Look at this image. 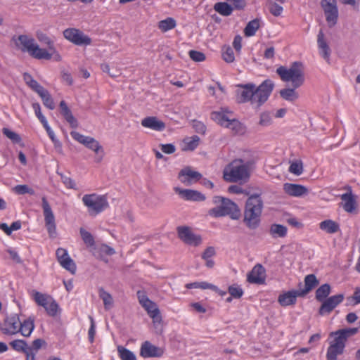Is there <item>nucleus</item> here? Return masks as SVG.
<instances>
[{"mask_svg":"<svg viewBox=\"0 0 360 360\" xmlns=\"http://www.w3.org/2000/svg\"><path fill=\"white\" fill-rule=\"evenodd\" d=\"M274 86L273 82L269 79L264 81L258 86L252 83L238 85L237 101L239 103L249 102L253 108L258 110L268 100Z\"/></svg>","mask_w":360,"mask_h":360,"instance_id":"1","label":"nucleus"},{"mask_svg":"<svg viewBox=\"0 0 360 360\" xmlns=\"http://www.w3.org/2000/svg\"><path fill=\"white\" fill-rule=\"evenodd\" d=\"M276 73L283 82H291L293 88L281 89L279 92L281 97L288 101H294L299 97L295 89L300 87L304 82V68L301 62H294L289 68L280 66Z\"/></svg>","mask_w":360,"mask_h":360,"instance_id":"2","label":"nucleus"},{"mask_svg":"<svg viewBox=\"0 0 360 360\" xmlns=\"http://www.w3.org/2000/svg\"><path fill=\"white\" fill-rule=\"evenodd\" d=\"M34 319L29 317L21 321L18 314L7 316L0 325V330L4 335H13L18 333L24 337H29L34 328Z\"/></svg>","mask_w":360,"mask_h":360,"instance_id":"3","label":"nucleus"},{"mask_svg":"<svg viewBox=\"0 0 360 360\" xmlns=\"http://www.w3.org/2000/svg\"><path fill=\"white\" fill-rule=\"evenodd\" d=\"M263 201L258 194L251 195L245 202L243 222L251 229H256L260 224Z\"/></svg>","mask_w":360,"mask_h":360,"instance_id":"4","label":"nucleus"},{"mask_svg":"<svg viewBox=\"0 0 360 360\" xmlns=\"http://www.w3.org/2000/svg\"><path fill=\"white\" fill-rule=\"evenodd\" d=\"M11 40L16 49L22 52L28 53L34 58L38 60L51 59V56L49 51L45 49L40 48L36 43L35 39L31 36L27 34L13 36Z\"/></svg>","mask_w":360,"mask_h":360,"instance_id":"5","label":"nucleus"},{"mask_svg":"<svg viewBox=\"0 0 360 360\" xmlns=\"http://www.w3.org/2000/svg\"><path fill=\"white\" fill-rule=\"evenodd\" d=\"M253 164L252 160L236 159L224 168V179L229 182L246 181L250 177V171Z\"/></svg>","mask_w":360,"mask_h":360,"instance_id":"6","label":"nucleus"},{"mask_svg":"<svg viewBox=\"0 0 360 360\" xmlns=\"http://www.w3.org/2000/svg\"><path fill=\"white\" fill-rule=\"evenodd\" d=\"M212 202L215 206L208 211L210 216L216 218L229 216L232 219L240 218V210L238 206L230 199L214 196Z\"/></svg>","mask_w":360,"mask_h":360,"instance_id":"7","label":"nucleus"},{"mask_svg":"<svg viewBox=\"0 0 360 360\" xmlns=\"http://www.w3.org/2000/svg\"><path fill=\"white\" fill-rule=\"evenodd\" d=\"M82 200L91 216H96L109 207L106 195L85 194Z\"/></svg>","mask_w":360,"mask_h":360,"instance_id":"8","label":"nucleus"},{"mask_svg":"<svg viewBox=\"0 0 360 360\" xmlns=\"http://www.w3.org/2000/svg\"><path fill=\"white\" fill-rule=\"evenodd\" d=\"M70 135L75 141L96 153L94 161L96 163H100L103 160L105 154L104 150L97 140L91 136H84L75 131H71Z\"/></svg>","mask_w":360,"mask_h":360,"instance_id":"9","label":"nucleus"},{"mask_svg":"<svg viewBox=\"0 0 360 360\" xmlns=\"http://www.w3.org/2000/svg\"><path fill=\"white\" fill-rule=\"evenodd\" d=\"M41 207L44 217L45 226L50 237L53 238L56 235V224L53 212L46 197L41 198Z\"/></svg>","mask_w":360,"mask_h":360,"instance_id":"10","label":"nucleus"},{"mask_svg":"<svg viewBox=\"0 0 360 360\" xmlns=\"http://www.w3.org/2000/svg\"><path fill=\"white\" fill-rule=\"evenodd\" d=\"M63 34L67 40L75 45L87 46L91 44V39L78 29L68 28L63 31Z\"/></svg>","mask_w":360,"mask_h":360,"instance_id":"11","label":"nucleus"},{"mask_svg":"<svg viewBox=\"0 0 360 360\" xmlns=\"http://www.w3.org/2000/svg\"><path fill=\"white\" fill-rule=\"evenodd\" d=\"M321 6L323 10L326 20L330 27L334 26L338 19V8L336 0H321Z\"/></svg>","mask_w":360,"mask_h":360,"instance_id":"12","label":"nucleus"},{"mask_svg":"<svg viewBox=\"0 0 360 360\" xmlns=\"http://www.w3.org/2000/svg\"><path fill=\"white\" fill-rule=\"evenodd\" d=\"M176 231L178 237L185 244L194 247H197L201 244V236L195 234L190 227L186 226H178Z\"/></svg>","mask_w":360,"mask_h":360,"instance_id":"13","label":"nucleus"},{"mask_svg":"<svg viewBox=\"0 0 360 360\" xmlns=\"http://www.w3.org/2000/svg\"><path fill=\"white\" fill-rule=\"evenodd\" d=\"M357 332L358 328H344L331 332L330 336H334L335 338L330 343L345 348L347 339L356 334Z\"/></svg>","mask_w":360,"mask_h":360,"instance_id":"14","label":"nucleus"},{"mask_svg":"<svg viewBox=\"0 0 360 360\" xmlns=\"http://www.w3.org/2000/svg\"><path fill=\"white\" fill-rule=\"evenodd\" d=\"M143 307L147 311L150 317L153 319V322L157 333H161L162 332V317L157 304L150 300L148 303L144 304Z\"/></svg>","mask_w":360,"mask_h":360,"instance_id":"15","label":"nucleus"},{"mask_svg":"<svg viewBox=\"0 0 360 360\" xmlns=\"http://www.w3.org/2000/svg\"><path fill=\"white\" fill-rule=\"evenodd\" d=\"M344 298L343 294H338L328 297L322 302L319 309V314L321 316L329 314L338 305L342 302Z\"/></svg>","mask_w":360,"mask_h":360,"instance_id":"16","label":"nucleus"},{"mask_svg":"<svg viewBox=\"0 0 360 360\" xmlns=\"http://www.w3.org/2000/svg\"><path fill=\"white\" fill-rule=\"evenodd\" d=\"M178 179L184 185L188 186L201 179L202 174L192 170L190 167H186L179 172Z\"/></svg>","mask_w":360,"mask_h":360,"instance_id":"17","label":"nucleus"},{"mask_svg":"<svg viewBox=\"0 0 360 360\" xmlns=\"http://www.w3.org/2000/svg\"><path fill=\"white\" fill-rule=\"evenodd\" d=\"M174 190L181 198L185 200L201 202L205 200V196L202 193L192 189H182L174 187Z\"/></svg>","mask_w":360,"mask_h":360,"instance_id":"18","label":"nucleus"},{"mask_svg":"<svg viewBox=\"0 0 360 360\" xmlns=\"http://www.w3.org/2000/svg\"><path fill=\"white\" fill-rule=\"evenodd\" d=\"M266 279V271L262 264H256L247 276V281L250 283L264 284Z\"/></svg>","mask_w":360,"mask_h":360,"instance_id":"19","label":"nucleus"},{"mask_svg":"<svg viewBox=\"0 0 360 360\" xmlns=\"http://www.w3.org/2000/svg\"><path fill=\"white\" fill-rule=\"evenodd\" d=\"M164 350L154 345H152L150 342H144L140 350V355L143 358L149 357H160L162 356Z\"/></svg>","mask_w":360,"mask_h":360,"instance_id":"20","label":"nucleus"},{"mask_svg":"<svg viewBox=\"0 0 360 360\" xmlns=\"http://www.w3.org/2000/svg\"><path fill=\"white\" fill-rule=\"evenodd\" d=\"M283 191L291 196L301 197L308 193V189L300 184L285 183L283 184Z\"/></svg>","mask_w":360,"mask_h":360,"instance_id":"21","label":"nucleus"},{"mask_svg":"<svg viewBox=\"0 0 360 360\" xmlns=\"http://www.w3.org/2000/svg\"><path fill=\"white\" fill-rule=\"evenodd\" d=\"M299 290H291L281 294L278 297V302L282 307L294 305L296 303L297 297H301Z\"/></svg>","mask_w":360,"mask_h":360,"instance_id":"22","label":"nucleus"},{"mask_svg":"<svg viewBox=\"0 0 360 360\" xmlns=\"http://www.w3.org/2000/svg\"><path fill=\"white\" fill-rule=\"evenodd\" d=\"M141 125L154 131H161L165 129V124L156 117H147L142 120Z\"/></svg>","mask_w":360,"mask_h":360,"instance_id":"23","label":"nucleus"},{"mask_svg":"<svg viewBox=\"0 0 360 360\" xmlns=\"http://www.w3.org/2000/svg\"><path fill=\"white\" fill-rule=\"evenodd\" d=\"M60 113L65 119V120L70 124L72 128H77L78 127V122L77 119L73 116L71 110L68 108L67 103L64 101H61L60 103Z\"/></svg>","mask_w":360,"mask_h":360,"instance_id":"24","label":"nucleus"},{"mask_svg":"<svg viewBox=\"0 0 360 360\" xmlns=\"http://www.w3.org/2000/svg\"><path fill=\"white\" fill-rule=\"evenodd\" d=\"M341 200L344 202L342 207L346 212L352 213L356 210V198L352 192L342 194L341 195Z\"/></svg>","mask_w":360,"mask_h":360,"instance_id":"25","label":"nucleus"},{"mask_svg":"<svg viewBox=\"0 0 360 360\" xmlns=\"http://www.w3.org/2000/svg\"><path fill=\"white\" fill-rule=\"evenodd\" d=\"M317 43L319 48L321 50V54L323 58L327 61V63H330V49L324 39V34L322 30H320L318 38Z\"/></svg>","mask_w":360,"mask_h":360,"instance_id":"26","label":"nucleus"},{"mask_svg":"<svg viewBox=\"0 0 360 360\" xmlns=\"http://www.w3.org/2000/svg\"><path fill=\"white\" fill-rule=\"evenodd\" d=\"M319 284V280L316 278L314 274H309L304 278V288L300 290L301 297H304L308 294L313 288L316 287Z\"/></svg>","mask_w":360,"mask_h":360,"instance_id":"27","label":"nucleus"},{"mask_svg":"<svg viewBox=\"0 0 360 360\" xmlns=\"http://www.w3.org/2000/svg\"><path fill=\"white\" fill-rule=\"evenodd\" d=\"M115 253V250L105 245V244H102L101 245H98L97 247H96L94 249V255L101 259V260H103L105 261V262H108V259H105V255H112Z\"/></svg>","mask_w":360,"mask_h":360,"instance_id":"28","label":"nucleus"},{"mask_svg":"<svg viewBox=\"0 0 360 360\" xmlns=\"http://www.w3.org/2000/svg\"><path fill=\"white\" fill-rule=\"evenodd\" d=\"M226 128L229 129L236 135H243L246 132L245 126L236 119H231Z\"/></svg>","mask_w":360,"mask_h":360,"instance_id":"29","label":"nucleus"},{"mask_svg":"<svg viewBox=\"0 0 360 360\" xmlns=\"http://www.w3.org/2000/svg\"><path fill=\"white\" fill-rule=\"evenodd\" d=\"M319 228L327 233L333 234L340 231V225L331 219H326L319 224Z\"/></svg>","mask_w":360,"mask_h":360,"instance_id":"30","label":"nucleus"},{"mask_svg":"<svg viewBox=\"0 0 360 360\" xmlns=\"http://www.w3.org/2000/svg\"><path fill=\"white\" fill-rule=\"evenodd\" d=\"M287 233V227L282 224H273L270 226L269 233L273 238H284Z\"/></svg>","mask_w":360,"mask_h":360,"instance_id":"31","label":"nucleus"},{"mask_svg":"<svg viewBox=\"0 0 360 360\" xmlns=\"http://www.w3.org/2000/svg\"><path fill=\"white\" fill-rule=\"evenodd\" d=\"M331 292V287L328 283L321 285L317 288L315 292V298L317 301L322 302L327 299Z\"/></svg>","mask_w":360,"mask_h":360,"instance_id":"32","label":"nucleus"},{"mask_svg":"<svg viewBox=\"0 0 360 360\" xmlns=\"http://www.w3.org/2000/svg\"><path fill=\"white\" fill-rule=\"evenodd\" d=\"M214 10L223 16H229L233 8L226 2H217L214 5Z\"/></svg>","mask_w":360,"mask_h":360,"instance_id":"33","label":"nucleus"},{"mask_svg":"<svg viewBox=\"0 0 360 360\" xmlns=\"http://www.w3.org/2000/svg\"><path fill=\"white\" fill-rule=\"evenodd\" d=\"M38 95L41 97L43 104L50 110H53L55 108V104L53 100L49 94V92L44 88H43L40 91H39Z\"/></svg>","mask_w":360,"mask_h":360,"instance_id":"34","label":"nucleus"},{"mask_svg":"<svg viewBox=\"0 0 360 360\" xmlns=\"http://www.w3.org/2000/svg\"><path fill=\"white\" fill-rule=\"evenodd\" d=\"M184 146L182 150L184 151H192L197 148L200 142V138L195 135L192 137H187L184 139Z\"/></svg>","mask_w":360,"mask_h":360,"instance_id":"35","label":"nucleus"},{"mask_svg":"<svg viewBox=\"0 0 360 360\" xmlns=\"http://www.w3.org/2000/svg\"><path fill=\"white\" fill-rule=\"evenodd\" d=\"M344 349L343 347L330 343L327 350V360H337V356L343 354Z\"/></svg>","mask_w":360,"mask_h":360,"instance_id":"36","label":"nucleus"},{"mask_svg":"<svg viewBox=\"0 0 360 360\" xmlns=\"http://www.w3.org/2000/svg\"><path fill=\"white\" fill-rule=\"evenodd\" d=\"M30 295L39 306H44L45 302H49L52 298L50 295L41 293L35 290H32Z\"/></svg>","mask_w":360,"mask_h":360,"instance_id":"37","label":"nucleus"},{"mask_svg":"<svg viewBox=\"0 0 360 360\" xmlns=\"http://www.w3.org/2000/svg\"><path fill=\"white\" fill-rule=\"evenodd\" d=\"M259 20L256 18L250 21L244 29V34L246 37L254 36L259 28Z\"/></svg>","mask_w":360,"mask_h":360,"instance_id":"38","label":"nucleus"},{"mask_svg":"<svg viewBox=\"0 0 360 360\" xmlns=\"http://www.w3.org/2000/svg\"><path fill=\"white\" fill-rule=\"evenodd\" d=\"M211 118L223 127H226L231 120L223 112L218 111L212 112L211 113Z\"/></svg>","mask_w":360,"mask_h":360,"instance_id":"39","label":"nucleus"},{"mask_svg":"<svg viewBox=\"0 0 360 360\" xmlns=\"http://www.w3.org/2000/svg\"><path fill=\"white\" fill-rule=\"evenodd\" d=\"M23 79L26 84L36 93H38L44 88L28 73H24Z\"/></svg>","mask_w":360,"mask_h":360,"instance_id":"40","label":"nucleus"},{"mask_svg":"<svg viewBox=\"0 0 360 360\" xmlns=\"http://www.w3.org/2000/svg\"><path fill=\"white\" fill-rule=\"evenodd\" d=\"M99 297L103 300L104 307L106 310H108L112 307L113 300L111 295L106 292L103 288L98 290Z\"/></svg>","mask_w":360,"mask_h":360,"instance_id":"41","label":"nucleus"},{"mask_svg":"<svg viewBox=\"0 0 360 360\" xmlns=\"http://www.w3.org/2000/svg\"><path fill=\"white\" fill-rule=\"evenodd\" d=\"M176 20L172 18H167L158 22V28L163 32L170 30L176 27Z\"/></svg>","mask_w":360,"mask_h":360,"instance_id":"42","label":"nucleus"},{"mask_svg":"<svg viewBox=\"0 0 360 360\" xmlns=\"http://www.w3.org/2000/svg\"><path fill=\"white\" fill-rule=\"evenodd\" d=\"M11 347L18 352H22L23 353H27L29 352L30 347L27 346V342L22 340H15L10 342Z\"/></svg>","mask_w":360,"mask_h":360,"instance_id":"43","label":"nucleus"},{"mask_svg":"<svg viewBox=\"0 0 360 360\" xmlns=\"http://www.w3.org/2000/svg\"><path fill=\"white\" fill-rule=\"evenodd\" d=\"M221 51V56L225 62L231 63L235 60L234 53L230 46H224Z\"/></svg>","mask_w":360,"mask_h":360,"instance_id":"44","label":"nucleus"},{"mask_svg":"<svg viewBox=\"0 0 360 360\" xmlns=\"http://www.w3.org/2000/svg\"><path fill=\"white\" fill-rule=\"evenodd\" d=\"M117 352L121 360H136L134 354L122 346L117 347Z\"/></svg>","mask_w":360,"mask_h":360,"instance_id":"45","label":"nucleus"},{"mask_svg":"<svg viewBox=\"0 0 360 360\" xmlns=\"http://www.w3.org/2000/svg\"><path fill=\"white\" fill-rule=\"evenodd\" d=\"M36 37L40 42L48 46L49 50L53 49L54 41L46 34L41 31H37L36 32Z\"/></svg>","mask_w":360,"mask_h":360,"instance_id":"46","label":"nucleus"},{"mask_svg":"<svg viewBox=\"0 0 360 360\" xmlns=\"http://www.w3.org/2000/svg\"><path fill=\"white\" fill-rule=\"evenodd\" d=\"M79 233L82 240L86 245L90 247L94 245V238L90 232L87 231L84 228H80Z\"/></svg>","mask_w":360,"mask_h":360,"instance_id":"47","label":"nucleus"},{"mask_svg":"<svg viewBox=\"0 0 360 360\" xmlns=\"http://www.w3.org/2000/svg\"><path fill=\"white\" fill-rule=\"evenodd\" d=\"M289 172L295 175H300L303 172V164L301 160H296L290 163Z\"/></svg>","mask_w":360,"mask_h":360,"instance_id":"48","label":"nucleus"},{"mask_svg":"<svg viewBox=\"0 0 360 360\" xmlns=\"http://www.w3.org/2000/svg\"><path fill=\"white\" fill-rule=\"evenodd\" d=\"M2 132L8 139L12 141L14 143H20L21 142V137L20 135L8 128H3Z\"/></svg>","mask_w":360,"mask_h":360,"instance_id":"49","label":"nucleus"},{"mask_svg":"<svg viewBox=\"0 0 360 360\" xmlns=\"http://www.w3.org/2000/svg\"><path fill=\"white\" fill-rule=\"evenodd\" d=\"M60 264L66 270L69 271L72 274H75L76 271V264L74 261L69 257L62 260Z\"/></svg>","mask_w":360,"mask_h":360,"instance_id":"50","label":"nucleus"},{"mask_svg":"<svg viewBox=\"0 0 360 360\" xmlns=\"http://www.w3.org/2000/svg\"><path fill=\"white\" fill-rule=\"evenodd\" d=\"M273 123L272 117L269 112H263L260 114L259 124L262 127H267Z\"/></svg>","mask_w":360,"mask_h":360,"instance_id":"51","label":"nucleus"},{"mask_svg":"<svg viewBox=\"0 0 360 360\" xmlns=\"http://www.w3.org/2000/svg\"><path fill=\"white\" fill-rule=\"evenodd\" d=\"M228 292L235 299H239L243 295V289L236 284L230 285L228 288Z\"/></svg>","mask_w":360,"mask_h":360,"instance_id":"52","label":"nucleus"},{"mask_svg":"<svg viewBox=\"0 0 360 360\" xmlns=\"http://www.w3.org/2000/svg\"><path fill=\"white\" fill-rule=\"evenodd\" d=\"M13 191L19 195H24L25 193L34 194V191L27 185H17L13 188Z\"/></svg>","mask_w":360,"mask_h":360,"instance_id":"53","label":"nucleus"},{"mask_svg":"<svg viewBox=\"0 0 360 360\" xmlns=\"http://www.w3.org/2000/svg\"><path fill=\"white\" fill-rule=\"evenodd\" d=\"M269 10L274 16H279L283 12V7L276 2L270 1L269 3Z\"/></svg>","mask_w":360,"mask_h":360,"instance_id":"54","label":"nucleus"},{"mask_svg":"<svg viewBox=\"0 0 360 360\" xmlns=\"http://www.w3.org/2000/svg\"><path fill=\"white\" fill-rule=\"evenodd\" d=\"M58 310H59L58 304L56 303V302L53 298H51V300L49 301V307H48V308H46V313L50 316H55L57 314Z\"/></svg>","mask_w":360,"mask_h":360,"instance_id":"55","label":"nucleus"},{"mask_svg":"<svg viewBox=\"0 0 360 360\" xmlns=\"http://www.w3.org/2000/svg\"><path fill=\"white\" fill-rule=\"evenodd\" d=\"M188 53L190 58L195 62H202L205 60V56L202 52L191 50Z\"/></svg>","mask_w":360,"mask_h":360,"instance_id":"56","label":"nucleus"},{"mask_svg":"<svg viewBox=\"0 0 360 360\" xmlns=\"http://www.w3.org/2000/svg\"><path fill=\"white\" fill-rule=\"evenodd\" d=\"M60 76L63 82H66V84L69 86L72 85L73 79L71 74L65 69H62L60 70Z\"/></svg>","mask_w":360,"mask_h":360,"instance_id":"57","label":"nucleus"},{"mask_svg":"<svg viewBox=\"0 0 360 360\" xmlns=\"http://www.w3.org/2000/svg\"><path fill=\"white\" fill-rule=\"evenodd\" d=\"M32 108L35 112L36 116L38 117V119L40 120V122L41 123L45 122V121L46 120L41 112L40 105L38 103H32Z\"/></svg>","mask_w":360,"mask_h":360,"instance_id":"58","label":"nucleus"},{"mask_svg":"<svg viewBox=\"0 0 360 360\" xmlns=\"http://www.w3.org/2000/svg\"><path fill=\"white\" fill-rule=\"evenodd\" d=\"M160 147L161 150L166 154H172L176 150L174 145L172 143L160 144Z\"/></svg>","mask_w":360,"mask_h":360,"instance_id":"59","label":"nucleus"},{"mask_svg":"<svg viewBox=\"0 0 360 360\" xmlns=\"http://www.w3.org/2000/svg\"><path fill=\"white\" fill-rule=\"evenodd\" d=\"M89 319L91 321V326L88 332V335L90 342L92 343L94 340V336L96 334L95 322L92 316H89Z\"/></svg>","mask_w":360,"mask_h":360,"instance_id":"60","label":"nucleus"},{"mask_svg":"<svg viewBox=\"0 0 360 360\" xmlns=\"http://www.w3.org/2000/svg\"><path fill=\"white\" fill-rule=\"evenodd\" d=\"M216 255V251L214 247H208L202 254V258L203 259H211L213 256Z\"/></svg>","mask_w":360,"mask_h":360,"instance_id":"61","label":"nucleus"},{"mask_svg":"<svg viewBox=\"0 0 360 360\" xmlns=\"http://www.w3.org/2000/svg\"><path fill=\"white\" fill-rule=\"evenodd\" d=\"M196 132L204 134L206 131L205 125L200 121H194L193 125Z\"/></svg>","mask_w":360,"mask_h":360,"instance_id":"62","label":"nucleus"},{"mask_svg":"<svg viewBox=\"0 0 360 360\" xmlns=\"http://www.w3.org/2000/svg\"><path fill=\"white\" fill-rule=\"evenodd\" d=\"M56 257H57L58 261L59 262V263H60V262L62 260L65 259L66 257H69V255H68L66 250H65L63 248H58L56 250Z\"/></svg>","mask_w":360,"mask_h":360,"instance_id":"63","label":"nucleus"},{"mask_svg":"<svg viewBox=\"0 0 360 360\" xmlns=\"http://www.w3.org/2000/svg\"><path fill=\"white\" fill-rule=\"evenodd\" d=\"M349 299L353 300L354 304H357L360 303V287H356L355 288L354 292L352 297Z\"/></svg>","mask_w":360,"mask_h":360,"instance_id":"64","label":"nucleus"}]
</instances>
